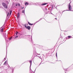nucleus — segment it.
<instances>
[{"label":"nucleus","mask_w":73,"mask_h":73,"mask_svg":"<svg viewBox=\"0 0 73 73\" xmlns=\"http://www.w3.org/2000/svg\"><path fill=\"white\" fill-rule=\"evenodd\" d=\"M2 5L3 6V7L5 8H6V9H8V6L5 3H2Z\"/></svg>","instance_id":"1"},{"label":"nucleus","mask_w":73,"mask_h":73,"mask_svg":"<svg viewBox=\"0 0 73 73\" xmlns=\"http://www.w3.org/2000/svg\"><path fill=\"white\" fill-rule=\"evenodd\" d=\"M69 9L70 11L72 9V7H71V5H70V3L69 4Z\"/></svg>","instance_id":"2"},{"label":"nucleus","mask_w":73,"mask_h":73,"mask_svg":"<svg viewBox=\"0 0 73 73\" xmlns=\"http://www.w3.org/2000/svg\"><path fill=\"white\" fill-rule=\"evenodd\" d=\"M26 29H28V30H29L31 29V26H28L26 27Z\"/></svg>","instance_id":"3"},{"label":"nucleus","mask_w":73,"mask_h":73,"mask_svg":"<svg viewBox=\"0 0 73 73\" xmlns=\"http://www.w3.org/2000/svg\"><path fill=\"white\" fill-rule=\"evenodd\" d=\"M20 13H18L17 17V18H18V19H19V18L20 17Z\"/></svg>","instance_id":"4"},{"label":"nucleus","mask_w":73,"mask_h":73,"mask_svg":"<svg viewBox=\"0 0 73 73\" xmlns=\"http://www.w3.org/2000/svg\"><path fill=\"white\" fill-rule=\"evenodd\" d=\"M19 6V7H20V4L19 3H17L16 5V6Z\"/></svg>","instance_id":"5"},{"label":"nucleus","mask_w":73,"mask_h":73,"mask_svg":"<svg viewBox=\"0 0 73 73\" xmlns=\"http://www.w3.org/2000/svg\"><path fill=\"white\" fill-rule=\"evenodd\" d=\"M29 4V3H28V2H26L25 3V5H28Z\"/></svg>","instance_id":"6"},{"label":"nucleus","mask_w":73,"mask_h":73,"mask_svg":"<svg viewBox=\"0 0 73 73\" xmlns=\"http://www.w3.org/2000/svg\"><path fill=\"white\" fill-rule=\"evenodd\" d=\"M46 4H48L47 3H43V4H42V5H46Z\"/></svg>","instance_id":"7"},{"label":"nucleus","mask_w":73,"mask_h":73,"mask_svg":"<svg viewBox=\"0 0 73 73\" xmlns=\"http://www.w3.org/2000/svg\"><path fill=\"white\" fill-rule=\"evenodd\" d=\"M28 24L29 25H33V24H31V23H29V22H28Z\"/></svg>","instance_id":"8"},{"label":"nucleus","mask_w":73,"mask_h":73,"mask_svg":"<svg viewBox=\"0 0 73 73\" xmlns=\"http://www.w3.org/2000/svg\"><path fill=\"white\" fill-rule=\"evenodd\" d=\"M68 38L69 39V38H72V36H68Z\"/></svg>","instance_id":"9"},{"label":"nucleus","mask_w":73,"mask_h":73,"mask_svg":"<svg viewBox=\"0 0 73 73\" xmlns=\"http://www.w3.org/2000/svg\"><path fill=\"white\" fill-rule=\"evenodd\" d=\"M11 13H12V10H11L10 12V13H9L10 16H11Z\"/></svg>","instance_id":"10"},{"label":"nucleus","mask_w":73,"mask_h":73,"mask_svg":"<svg viewBox=\"0 0 73 73\" xmlns=\"http://www.w3.org/2000/svg\"><path fill=\"white\" fill-rule=\"evenodd\" d=\"M3 29H4V28H2V29L1 30V32H3Z\"/></svg>","instance_id":"11"},{"label":"nucleus","mask_w":73,"mask_h":73,"mask_svg":"<svg viewBox=\"0 0 73 73\" xmlns=\"http://www.w3.org/2000/svg\"><path fill=\"white\" fill-rule=\"evenodd\" d=\"M7 64V61H6L4 63L5 65H6Z\"/></svg>","instance_id":"12"},{"label":"nucleus","mask_w":73,"mask_h":73,"mask_svg":"<svg viewBox=\"0 0 73 73\" xmlns=\"http://www.w3.org/2000/svg\"><path fill=\"white\" fill-rule=\"evenodd\" d=\"M19 36H17L15 37V38H18Z\"/></svg>","instance_id":"13"},{"label":"nucleus","mask_w":73,"mask_h":73,"mask_svg":"<svg viewBox=\"0 0 73 73\" xmlns=\"http://www.w3.org/2000/svg\"><path fill=\"white\" fill-rule=\"evenodd\" d=\"M19 33V32L17 31H16V33H15L16 35H17V33Z\"/></svg>","instance_id":"14"},{"label":"nucleus","mask_w":73,"mask_h":73,"mask_svg":"<svg viewBox=\"0 0 73 73\" xmlns=\"http://www.w3.org/2000/svg\"><path fill=\"white\" fill-rule=\"evenodd\" d=\"M22 13H24V10H23Z\"/></svg>","instance_id":"15"},{"label":"nucleus","mask_w":73,"mask_h":73,"mask_svg":"<svg viewBox=\"0 0 73 73\" xmlns=\"http://www.w3.org/2000/svg\"><path fill=\"white\" fill-rule=\"evenodd\" d=\"M25 27L26 28H27V26L25 25Z\"/></svg>","instance_id":"16"},{"label":"nucleus","mask_w":73,"mask_h":73,"mask_svg":"<svg viewBox=\"0 0 73 73\" xmlns=\"http://www.w3.org/2000/svg\"><path fill=\"white\" fill-rule=\"evenodd\" d=\"M9 15V12L8 13V14H7V16H8V15Z\"/></svg>","instance_id":"17"},{"label":"nucleus","mask_w":73,"mask_h":73,"mask_svg":"<svg viewBox=\"0 0 73 73\" xmlns=\"http://www.w3.org/2000/svg\"><path fill=\"white\" fill-rule=\"evenodd\" d=\"M30 63L31 64V60H30L29 61Z\"/></svg>","instance_id":"18"},{"label":"nucleus","mask_w":73,"mask_h":73,"mask_svg":"<svg viewBox=\"0 0 73 73\" xmlns=\"http://www.w3.org/2000/svg\"><path fill=\"white\" fill-rule=\"evenodd\" d=\"M11 39H12V37H11L9 38V40H11Z\"/></svg>","instance_id":"19"},{"label":"nucleus","mask_w":73,"mask_h":73,"mask_svg":"<svg viewBox=\"0 0 73 73\" xmlns=\"http://www.w3.org/2000/svg\"><path fill=\"white\" fill-rule=\"evenodd\" d=\"M51 14H52V15H53V14H52V13L51 12Z\"/></svg>","instance_id":"20"},{"label":"nucleus","mask_w":73,"mask_h":73,"mask_svg":"<svg viewBox=\"0 0 73 73\" xmlns=\"http://www.w3.org/2000/svg\"><path fill=\"white\" fill-rule=\"evenodd\" d=\"M55 19H56V20H57V18H55Z\"/></svg>","instance_id":"21"},{"label":"nucleus","mask_w":73,"mask_h":73,"mask_svg":"<svg viewBox=\"0 0 73 73\" xmlns=\"http://www.w3.org/2000/svg\"><path fill=\"white\" fill-rule=\"evenodd\" d=\"M24 7H22V9H23V8H24Z\"/></svg>","instance_id":"22"},{"label":"nucleus","mask_w":73,"mask_h":73,"mask_svg":"<svg viewBox=\"0 0 73 73\" xmlns=\"http://www.w3.org/2000/svg\"><path fill=\"white\" fill-rule=\"evenodd\" d=\"M56 55H57V53H56Z\"/></svg>","instance_id":"23"},{"label":"nucleus","mask_w":73,"mask_h":73,"mask_svg":"<svg viewBox=\"0 0 73 73\" xmlns=\"http://www.w3.org/2000/svg\"><path fill=\"white\" fill-rule=\"evenodd\" d=\"M56 56L57 57V55H56Z\"/></svg>","instance_id":"24"}]
</instances>
